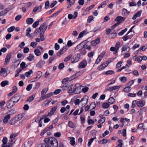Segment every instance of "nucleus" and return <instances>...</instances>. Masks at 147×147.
Here are the masks:
<instances>
[{
    "mask_svg": "<svg viewBox=\"0 0 147 147\" xmlns=\"http://www.w3.org/2000/svg\"><path fill=\"white\" fill-rule=\"evenodd\" d=\"M133 59L137 61L138 62H140L142 60V57L141 56L136 57V56H134L133 57Z\"/></svg>",
    "mask_w": 147,
    "mask_h": 147,
    "instance_id": "obj_23",
    "label": "nucleus"
},
{
    "mask_svg": "<svg viewBox=\"0 0 147 147\" xmlns=\"http://www.w3.org/2000/svg\"><path fill=\"white\" fill-rule=\"evenodd\" d=\"M142 12V11L141 10L139 11H137V12L133 17L132 19L133 20H135L136 19L137 17H140L141 15Z\"/></svg>",
    "mask_w": 147,
    "mask_h": 147,
    "instance_id": "obj_14",
    "label": "nucleus"
},
{
    "mask_svg": "<svg viewBox=\"0 0 147 147\" xmlns=\"http://www.w3.org/2000/svg\"><path fill=\"white\" fill-rule=\"evenodd\" d=\"M46 24L47 23L46 22H45L40 25V27L38 28L40 30V31H41L43 29L45 26Z\"/></svg>",
    "mask_w": 147,
    "mask_h": 147,
    "instance_id": "obj_44",
    "label": "nucleus"
},
{
    "mask_svg": "<svg viewBox=\"0 0 147 147\" xmlns=\"http://www.w3.org/2000/svg\"><path fill=\"white\" fill-rule=\"evenodd\" d=\"M64 67V63H61L59 64L58 66V68L60 69H62Z\"/></svg>",
    "mask_w": 147,
    "mask_h": 147,
    "instance_id": "obj_61",
    "label": "nucleus"
},
{
    "mask_svg": "<svg viewBox=\"0 0 147 147\" xmlns=\"http://www.w3.org/2000/svg\"><path fill=\"white\" fill-rule=\"evenodd\" d=\"M100 55H99L98 56V58L96 60V61L95 62V63L96 64H98L100 61H101V57H100Z\"/></svg>",
    "mask_w": 147,
    "mask_h": 147,
    "instance_id": "obj_58",
    "label": "nucleus"
},
{
    "mask_svg": "<svg viewBox=\"0 0 147 147\" xmlns=\"http://www.w3.org/2000/svg\"><path fill=\"white\" fill-rule=\"evenodd\" d=\"M96 138V137L92 138L90 139L88 142V147H90V146L91 145L92 142H93L94 139Z\"/></svg>",
    "mask_w": 147,
    "mask_h": 147,
    "instance_id": "obj_39",
    "label": "nucleus"
},
{
    "mask_svg": "<svg viewBox=\"0 0 147 147\" xmlns=\"http://www.w3.org/2000/svg\"><path fill=\"white\" fill-rule=\"evenodd\" d=\"M57 109V107L56 106L54 107L51 109L50 112H51L52 115H53L54 114Z\"/></svg>",
    "mask_w": 147,
    "mask_h": 147,
    "instance_id": "obj_32",
    "label": "nucleus"
},
{
    "mask_svg": "<svg viewBox=\"0 0 147 147\" xmlns=\"http://www.w3.org/2000/svg\"><path fill=\"white\" fill-rule=\"evenodd\" d=\"M37 75L35 78V79L36 80H37L39 78L42 74V72L40 71H38L37 72Z\"/></svg>",
    "mask_w": 147,
    "mask_h": 147,
    "instance_id": "obj_37",
    "label": "nucleus"
},
{
    "mask_svg": "<svg viewBox=\"0 0 147 147\" xmlns=\"http://www.w3.org/2000/svg\"><path fill=\"white\" fill-rule=\"evenodd\" d=\"M31 32V29L29 27L27 28L26 30V35L27 36H30V34L29 33Z\"/></svg>",
    "mask_w": 147,
    "mask_h": 147,
    "instance_id": "obj_45",
    "label": "nucleus"
},
{
    "mask_svg": "<svg viewBox=\"0 0 147 147\" xmlns=\"http://www.w3.org/2000/svg\"><path fill=\"white\" fill-rule=\"evenodd\" d=\"M108 102L111 104H113L115 102V100L113 97H110L108 100Z\"/></svg>",
    "mask_w": 147,
    "mask_h": 147,
    "instance_id": "obj_25",
    "label": "nucleus"
},
{
    "mask_svg": "<svg viewBox=\"0 0 147 147\" xmlns=\"http://www.w3.org/2000/svg\"><path fill=\"white\" fill-rule=\"evenodd\" d=\"M65 52V51L64 50L63 48H62L59 51V52L57 53V56H59L63 54Z\"/></svg>",
    "mask_w": 147,
    "mask_h": 147,
    "instance_id": "obj_33",
    "label": "nucleus"
},
{
    "mask_svg": "<svg viewBox=\"0 0 147 147\" xmlns=\"http://www.w3.org/2000/svg\"><path fill=\"white\" fill-rule=\"evenodd\" d=\"M145 104V102L143 100H139L137 101L136 104L137 106L139 107H143Z\"/></svg>",
    "mask_w": 147,
    "mask_h": 147,
    "instance_id": "obj_13",
    "label": "nucleus"
},
{
    "mask_svg": "<svg viewBox=\"0 0 147 147\" xmlns=\"http://www.w3.org/2000/svg\"><path fill=\"white\" fill-rule=\"evenodd\" d=\"M122 13H123L124 15H127L129 13V12L127 9L123 8L122 9Z\"/></svg>",
    "mask_w": 147,
    "mask_h": 147,
    "instance_id": "obj_51",
    "label": "nucleus"
},
{
    "mask_svg": "<svg viewBox=\"0 0 147 147\" xmlns=\"http://www.w3.org/2000/svg\"><path fill=\"white\" fill-rule=\"evenodd\" d=\"M32 73V69H31L29 71L26 72L25 73V76L27 77H29L30 76L31 74Z\"/></svg>",
    "mask_w": 147,
    "mask_h": 147,
    "instance_id": "obj_30",
    "label": "nucleus"
},
{
    "mask_svg": "<svg viewBox=\"0 0 147 147\" xmlns=\"http://www.w3.org/2000/svg\"><path fill=\"white\" fill-rule=\"evenodd\" d=\"M40 22V21L39 20H38L35 22L32 25V27L33 28H36L37 26L39 25V22Z\"/></svg>",
    "mask_w": 147,
    "mask_h": 147,
    "instance_id": "obj_38",
    "label": "nucleus"
},
{
    "mask_svg": "<svg viewBox=\"0 0 147 147\" xmlns=\"http://www.w3.org/2000/svg\"><path fill=\"white\" fill-rule=\"evenodd\" d=\"M50 102V100H49V101H48V100H46L44 101L43 104H42L41 105V106H44L48 105L49 104V103Z\"/></svg>",
    "mask_w": 147,
    "mask_h": 147,
    "instance_id": "obj_53",
    "label": "nucleus"
},
{
    "mask_svg": "<svg viewBox=\"0 0 147 147\" xmlns=\"http://www.w3.org/2000/svg\"><path fill=\"white\" fill-rule=\"evenodd\" d=\"M145 110H146L144 107L140 109L138 111L139 113V116L141 117L143 113L145 112Z\"/></svg>",
    "mask_w": 147,
    "mask_h": 147,
    "instance_id": "obj_15",
    "label": "nucleus"
},
{
    "mask_svg": "<svg viewBox=\"0 0 147 147\" xmlns=\"http://www.w3.org/2000/svg\"><path fill=\"white\" fill-rule=\"evenodd\" d=\"M69 138L71 139L70 141V144L72 146H74L75 144V138L73 137H69Z\"/></svg>",
    "mask_w": 147,
    "mask_h": 147,
    "instance_id": "obj_20",
    "label": "nucleus"
},
{
    "mask_svg": "<svg viewBox=\"0 0 147 147\" xmlns=\"http://www.w3.org/2000/svg\"><path fill=\"white\" fill-rule=\"evenodd\" d=\"M93 16H90L88 17L87 20V21L88 22L90 23L92 20H93Z\"/></svg>",
    "mask_w": 147,
    "mask_h": 147,
    "instance_id": "obj_63",
    "label": "nucleus"
},
{
    "mask_svg": "<svg viewBox=\"0 0 147 147\" xmlns=\"http://www.w3.org/2000/svg\"><path fill=\"white\" fill-rule=\"evenodd\" d=\"M62 11V9H59L58 11H57L56 13H54L51 16V17H56V16L57 15H58L59 13Z\"/></svg>",
    "mask_w": 147,
    "mask_h": 147,
    "instance_id": "obj_46",
    "label": "nucleus"
},
{
    "mask_svg": "<svg viewBox=\"0 0 147 147\" xmlns=\"http://www.w3.org/2000/svg\"><path fill=\"white\" fill-rule=\"evenodd\" d=\"M121 43L119 42H117L116 44L115 47H112L110 48V50L112 51L113 52V54H116L117 52L119 50Z\"/></svg>",
    "mask_w": 147,
    "mask_h": 147,
    "instance_id": "obj_3",
    "label": "nucleus"
},
{
    "mask_svg": "<svg viewBox=\"0 0 147 147\" xmlns=\"http://www.w3.org/2000/svg\"><path fill=\"white\" fill-rule=\"evenodd\" d=\"M34 53L35 55L37 56H39L41 55V53L40 51L38 49H35Z\"/></svg>",
    "mask_w": 147,
    "mask_h": 147,
    "instance_id": "obj_27",
    "label": "nucleus"
},
{
    "mask_svg": "<svg viewBox=\"0 0 147 147\" xmlns=\"http://www.w3.org/2000/svg\"><path fill=\"white\" fill-rule=\"evenodd\" d=\"M81 102V100H80L79 99H77L75 100L74 103L75 105H79Z\"/></svg>",
    "mask_w": 147,
    "mask_h": 147,
    "instance_id": "obj_57",
    "label": "nucleus"
},
{
    "mask_svg": "<svg viewBox=\"0 0 147 147\" xmlns=\"http://www.w3.org/2000/svg\"><path fill=\"white\" fill-rule=\"evenodd\" d=\"M9 82L7 80L3 81H2L1 83V85L2 87H4L5 86L8 85Z\"/></svg>",
    "mask_w": 147,
    "mask_h": 147,
    "instance_id": "obj_29",
    "label": "nucleus"
},
{
    "mask_svg": "<svg viewBox=\"0 0 147 147\" xmlns=\"http://www.w3.org/2000/svg\"><path fill=\"white\" fill-rule=\"evenodd\" d=\"M124 20L125 18L123 17L120 16H119L116 18L115 20L116 22H119L122 20Z\"/></svg>",
    "mask_w": 147,
    "mask_h": 147,
    "instance_id": "obj_24",
    "label": "nucleus"
},
{
    "mask_svg": "<svg viewBox=\"0 0 147 147\" xmlns=\"http://www.w3.org/2000/svg\"><path fill=\"white\" fill-rule=\"evenodd\" d=\"M111 142V140H108L107 139H104L102 140V144H107V142L110 143Z\"/></svg>",
    "mask_w": 147,
    "mask_h": 147,
    "instance_id": "obj_26",
    "label": "nucleus"
},
{
    "mask_svg": "<svg viewBox=\"0 0 147 147\" xmlns=\"http://www.w3.org/2000/svg\"><path fill=\"white\" fill-rule=\"evenodd\" d=\"M68 125L69 127L72 128H74L75 127L74 123L71 121H69L68 122Z\"/></svg>",
    "mask_w": 147,
    "mask_h": 147,
    "instance_id": "obj_42",
    "label": "nucleus"
},
{
    "mask_svg": "<svg viewBox=\"0 0 147 147\" xmlns=\"http://www.w3.org/2000/svg\"><path fill=\"white\" fill-rule=\"evenodd\" d=\"M85 70L84 69L81 71L77 72L76 73L75 75L73 76L74 78H75L76 77H78L80 74H82L83 72L85 71Z\"/></svg>",
    "mask_w": 147,
    "mask_h": 147,
    "instance_id": "obj_22",
    "label": "nucleus"
},
{
    "mask_svg": "<svg viewBox=\"0 0 147 147\" xmlns=\"http://www.w3.org/2000/svg\"><path fill=\"white\" fill-rule=\"evenodd\" d=\"M35 97V95H32L27 99V101H32L34 99Z\"/></svg>",
    "mask_w": 147,
    "mask_h": 147,
    "instance_id": "obj_35",
    "label": "nucleus"
},
{
    "mask_svg": "<svg viewBox=\"0 0 147 147\" xmlns=\"http://www.w3.org/2000/svg\"><path fill=\"white\" fill-rule=\"evenodd\" d=\"M82 85L79 84H72L68 87V92L71 94H78L81 92V87Z\"/></svg>",
    "mask_w": 147,
    "mask_h": 147,
    "instance_id": "obj_2",
    "label": "nucleus"
},
{
    "mask_svg": "<svg viewBox=\"0 0 147 147\" xmlns=\"http://www.w3.org/2000/svg\"><path fill=\"white\" fill-rule=\"evenodd\" d=\"M118 142L119 144L116 146L117 147H122L123 145L122 140H119Z\"/></svg>",
    "mask_w": 147,
    "mask_h": 147,
    "instance_id": "obj_54",
    "label": "nucleus"
},
{
    "mask_svg": "<svg viewBox=\"0 0 147 147\" xmlns=\"http://www.w3.org/2000/svg\"><path fill=\"white\" fill-rule=\"evenodd\" d=\"M33 19L32 18H29L26 20V23L28 25L32 24L34 22Z\"/></svg>",
    "mask_w": 147,
    "mask_h": 147,
    "instance_id": "obj_18",
    "label": "nucleus"
},
{
    "mask_svg": "<svg viewBox=\"0 0 147 147\" xmlns=\"http://www.w3.org/2000/svg\"><path fill=\"white\" fill-rule=\"evenodd\" d=\"M72 56V55L70 54L67 57H65L64 59V61L65 62H67L69 61L71 58Z\"/></svg>",
    "mask_w": 147,
    "mask_h": 147,
    "instance_id": "obj_47",
    "label": "nucleus"
},
{
    "mask_svg": "<svg viewBox=\"0 0 147 147\" xmlns=\"http://www.w3.org/2000/svg\"><path fill=\"white\" fill-rule=\"evenodd\" d=\"M78 49L79 51H80V52L81 54L84 55L86 54V51L81 46L80 44L78 45L76 47V49L77 50Z\"/></svg>",
    "mask_w": 147,
    "mask_h": 147,
    "instance_id": "obj_6",
    "label": "nucleus"
},
{
    "mask_svg": "<svg viewBox=\"0 0 147 147\" xmlns=\"http://www.w3.org/2000/svg\"><path fill=\"white\" fill-rule=\"evenodd\" d=\"M15 29V27L14 26H12L7 29V31L9 32H10L13 31Z\"/></svg>",
    "mask_w": 147,
    "mask_h": 147,
    "instance_id": "obj_50",
    "label": "nucleus"
},
{
    "mask_svg": "<svg viewBox=\"0 0 147 147\" xmlns=\"http://www.w3.org/2000/svg\"><path fill=\"white\" fill-rule=\"evenodd\" d=\"M48 89L47 88H44L41 92V95H43L47 91Z\"/></svg>",
    "mask_w": 147,
    "mask_h": 147,
    "instance_id": "obj_48",
    "label": "nucleus"
},
{
    "mask_svg": "<svg viewBox=\"0 0 147 147\" xmlns=\"http://www.w3.org/2000/svg\"><path fill=\"white\" fill-rule=\"evenodd\" d=\"M22 18L21 15L19 14L18 15L15 17V20L17 21L19 20Z\"/></svg>",
    "mask_w": 147,
    "mask_h": 147,
    "instance_id": "obj_64",
    "label": "nucleus"
},
{
    "mask_svg": "<svg viewBox=\"0 0 147 147\" xmlns=\"http://www.w3.org/2000/svg\"><path fill=\"white\" fill-rule=\"evenodd\" d=\"M81 55L79 53H77L73 57L72 59H71V62L74 63L78 62L80 58Z\"/></svg>",
    "mask_w": 147,
    "mask_h": 147,
    "instance_id": "obj_4",
    "label": "nucleus"
},
{
    "mask_svg": "<svg viewBox=\"0 0 147 147\" xmlns=\"http://www.w3.org/2000/svg\"><path fill=\"white\" fill-rule=\"evenodd\" d=\"M129 34L127 33L123 37V39L124 41H126L127 40L131 38L130 36L128 35Z\"/></svg>",
    "mask_w": 147,
    "mask_h": 147,
    "instance_id": "obj_31",
    "label": "nucleus"
},
{
    "mask_svg": "<svg viewBox=\"0 0 147 147\" xmlns=\"http://www.w3.org/2000/svg\"><path fill=\"white\" fill-rule=\"evenodd\" d=\"M87 65V61L86 60L83 59L79 64L78 68L80 69L85 68Z\"/></svg>",
    "mask_w": 147,
    "mask_h": 147,
    "instance_id": "obj_8",
    "label": "nucleus"
},
{
    "mask_svg": "<svg viewBox=\"0 0 147 147\" xmlns=\"http://www.w3.org/2000/svg\"><path fill=\"white\" fill-rule=\"evenodd\" d=\"M57 3V1H53V3L51 4L50 5V7L51 8L53 7Z\"/></svg>",
    "mask_w": 147,
    "mask_h": 147,
    "instance_id": "obj_62",
    "label": "nucleus"
},
{
    "mask_svg": "<svg viewBox=\"0 0 147 147\" xmlns=\"http://www.w3.org/2000/svg\"><path fill=\"white\" fill-rule=\"evenodd\" d=\"M100 37L92 41L91 44L93 46H95L98 43L100 42Z\"/></svg>",
    "mask_w": 147,
    "mask_h": 147,
    "instance_id": "obj_10",
    "label": "nucleus"
},
{
    "mask_svg": "<svg viewBox=\"0 0 147 147\" xmlns=\"http://www.w3.org/2000/svg\"><path fill=\"white\" fill-rule=\"evenodd\" d=\"M133 74L136 77L139 76V74L138 71L136 70H134L133 71Z\"/></svg>",
    "mask_w": 147,
    "mask_h": 147,
    "instance_id": "obj_55",
    "label": "nucleus"
},
{
    "mask_svg": "<svg viewBox=\"0 0 147 147\" xmlns=\"http://www.w3.org/2000/svg\"><path fill=\"white\" fill-rule=\"evenodd\" d=\"M45 64V61L40 60L36 65V67L38 68H41Z\"/></svg>",
    "mask_w": 147,
    "mask_h": 147,
    "instance_id": "obj_11",
    "label": "nucleus"
},
{
    "mask_svg": "<svg viewBox=\"0 0 147 147\" xmlns=\"http://www.w3.org/2000/svg\"><path fill=\"white\" fill-rule=\"evenodd\" d=\"M20 98V96L18 94H16L12 97L11 99L12 100L16 103L18 102Z\"/></svg>",
    "mask_w": 147,
    "mask_h": 147,
    "instance_id": "obj_7",
    "label": "nucleus"
},
{
    "mask_svg": "<svg viewBox=\"0 0 147 147\" xmlns=\"http://www.w3.org/2000/svg\"><path fill=\"white\" fill-rule=\"evenodd\" d=\"M116 33H112L110 35L109 37L113 39L116 37Z\"/></svg>",
    "mask_w": 147,
    "mask_h": 147,
    "instance_id": "obj_56",
    "label": "nucleus"
},
{
    "mask_svg": "<svg viewBox=\"0 0 147 147\" xmlns=\"http://www.w3.org/2000/svg\"><path fill=\"white\" fill-rule=\"evenodd\" d=\"M102 107L103 108L105 109L108 108L110 106L109 104L107 102H104L102 104Z\"/></svg>",
    "mask_w": 147,
    "mask_h": 147,
    "instance_id": "obj_28",
    "label": "nucleus"
},
{
    "mask_svg": "<svg viewBox=\"0 0 147 147\" xmlns=\"http://www.w3.org/2000/svg\"><path fill=\"white\" fill-rule=\"evenodd\" d=\"M17 134L16 133H12L10 135V138L14 139V138L17 136Z\"/></svg>",
    "mask_w": 147,
    "mask_h": 147,
    "instance_id": "obj_59",
    "label": "nucleus"
},
{
    "mask_svg": "<svg viewBox=\"0 0 147 147\" xmlns=\"http://www.w3.org/2000/svg\"><path fill=\"white\" fill-rule=\"evenodd\" d=\"M131 89L130 87L129 86H127L123 89V90L124 92H128L130 91Z\"/></svg>",
    "mask_w": 147,
    "mask_h": 147,
    "instance_id": "obj_40",
    "label": "nucleus"
},
{
    "mask_svg": "<svg viewBox=\"0 0 147 147\" xmlns=\"http://www.w3.org/2000/svg\"><path fill=\"white\" fill-rule=\"evenodd\" d=\"M43 141L45 144H42L46 145L45 147H57L58 145L57 140L54 138H47L45 139Z\"/></svg>",
    "mask_w": 147,
    "mask_h": 147,
    "instance_id": "obj_1",
    "label": "nucleus"
},
{
    "mask_svg": "<svg viewBox=\"0 0 147 147\" xmlns=\"http://www.w3.org/2000/svg\"><path fill=\"white\" fill-rule=\"evenodd\" d=\"M32 87V84H30L28 85L26 88V90L27 91H30Z\"/></svg>",
    "mask_w": 147,
    "mask_h": 147,
    "instance_id": "obj_49",
    "label": "nucleus"
},
{
    "mask_svg": "<svg viewBox=\"0 0 147 147\" xmlns=\"http://www.w3.org/2000/svg\"><path fill=\"white\" fill-rule=\"evenodd\" d=\"M13 101L11 98L10 100L8 101L7 103V107L8 109H10L13 107L16 104Z\"/></svg>",
    "mask_w": 147,
    "mask_h": 147,
    "instance_id": "obj_9",
    "label": "nucleus"
},
{
    "mask_svg": "<svg viewBox=\"0 0 147 147\" xmlns=\"http://www.w3.org/2000/svg\"><path fill=\"white\" fill-rule=\"evenodd\" d=\"M119 86H115L109 87L108 88V90L110 91H112L115 90H117L120 88Z\"/></svg>",
    "mask_w": 147,
    "mask_h": 147,
    "instance_id": "obj_17",
    "label": "nucleus"
},
{
    "mask_svg": "<svg viewBox=\"0 0 147 147\" xmlns=\"http://www.w3.org/2000/svg\"><path fill=\"white\" fill-rule=\"evenodd\" d=\"M34 56L33 55L30 54L29 56L27 57V59L29 61H32L34 59Z\"/></svg>",
    "mask_w": 147,
    "mask_h": 147,
    "instance_id": "obj_41",
    "label": "nucleus"
},
{
    "mask_svg": "<svg viewBox=\"0 0 147 147\" xmlns=\"http://www.w3.org/2000/svg\"><path fill=\"white\" fill-rule=\"evenodd\" d=\"M96 105L95 102H92L90 106V110L94 109L96 107Z\"/></svg>",
    "mask_w": 147,
    "mask_h": 147,
    "instance_id": "obj_43",
    "label": "nucleus"
},
{
    "mask_svg": "<svg viewBox=\"0 0 147 147\" xmlns=\"http://www.w3.org/2000/svg\"><path fill=\"white\" fill-rule=\"evenodd\" d=\"M127 28H125V29L121 30V32L119 33L118 35L119 36H122L124 33L127 31Z\"/></svg>",
    "mask_w": 147,
    "mask_h": 147,
    "instance_id": "obj_34",
    "label": "nucleus"
},
{
    "mask_svg": "<svg viewBox=\"0 0 147 147\" xmlns=\"http://www.w3.org/2000/svg\"><path fill=\"white\" fill-rule=\"evenodd\" d=\"M11 57V54H9L7 55L5 58V64H7L9 63Z\"/></svg>",
    "mask_w": 147,
    "mask_h": 147,
    "instance_id": "obj_12",
    "label": "nucleus"
},
{
    "mask_svg": "<svg viewBox=\"0 0 147 147\" xmlns=\"http://www.w3.org/2000/svg\"><path fill=\"white\" fill-rule=\"evenodd\" d=\"M15 117L16 118V119L18 121L21 119L22 117V116L21 115H18L16 116Z\"/></svg>",
    "mask_w": 147,
    "mask_h": 147,
    "instance_id": "obj_60",
    "label": "nucleus"
},
{
    "mask_svg": "<svg viewBox=\"0 0 147 147\" xmlns=\"http://www.w3.org/2000/svg\"><path fill=\"white\" fill-rule=\"evenodd\" d=\"M115 73L113 71L111 70H108L106 71L105 72H104L103 73V74H105L106 75H111L114 74Z\"/></svg>",
    "mask_w": 147,
    "mask_h": 147,
    "instance_id": "obj_21",
    "label": "nucleus"
},
{
    "mask_svg": "<svg viewBox=\"0 0 147 147\" xmlns=\"http://www.w3.org/2000/svg\"><path fill=\"white\" fill-rule=\"evenodd\" d=\"M87 32V30H85L83 31L82 32H81L78 36V38H82L83 37L84 34L86 33Z\"/></svg>",
    "mask_w": 147,
    "mask_h": 147,
    "instance_id": "obj_36",
    "label": "nucleus"
},
{
    "mask_svg": "<svg viewBox=\"0 0 147 147\" xmlns=\"http://www.w3.org/2000/svg\"><path fill=\"white\" fill-rule=\"evenodd\" d=\"M49 6V1H47L45 3V9H47Z\"/></svg>",
    "mask_w": 147,
    "mask_h": 147,
    "instance_id": "obj_52",
    "label": "nucleus"
},
{
    "mask_svg": "<svg viewBox=\"0 0 147 147\" xmlns=\"http://www.w3.org/2000/svg\"><path fill=\"white\" fill-rule=\"evenodd\" d=\"M88 96H84L81 99V102L82 103V107H83L87 104L88 99Z\"/></svg>",
    "mask_w": 147,
    "mask_h": 147,
    "instance_id": "obj_5",
    "label": "nucleus"
},
{
    "mask_svg": "<svg viewBox=\"0 0 147 147\" xmlns=\"http://www.w3.org/2000/svg\"><path fill=\"white\" fill-rule=\"evenodd\" d=\"M10 115H6L4 117V119L3 120V122L5 123H7L9 119L10 118Z\"/></svg>",
    "mask_w": 147,
    "mask_h": 147,
    "instance_id": "obj_19",
    "label": "nucleus"
},
{
    "mask_svg": "<svg viewBox=\"0 0 147 147\" xmlns=\"http://www.w3.org/2000/svg\"><path fill=\"white\" fill-rule=\"evenodd\" d=\"M16 118L15 117L13 119H12L10 121L9 123L10 125H12L16 123L18 121L17 119H16Z\"/></svg>",
    "mask_w": 147,
    "mask_h": 147,
    "instance_id": "obj_16",
    "label": "nucleus"
}]
</instances>
